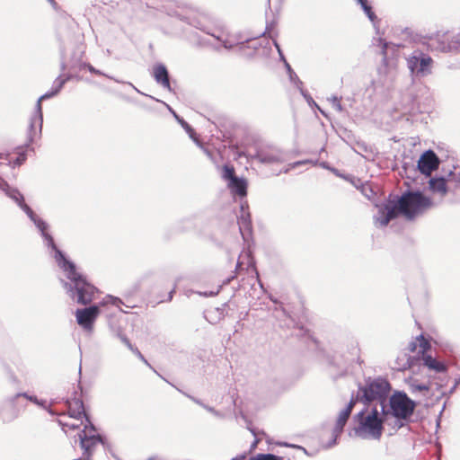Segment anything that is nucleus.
Listing matches in <instances>:
<instances>
[{"mask_svg":"<svg viewBox=\"0 0 460 460\" xmlns=\"http://www.w3.org/2000/svg\"><path fill=\"white\" fill-rule=\"evenodd\" d=\"M432 205L431 199L420 191L404 192L397 202L385 207L383 210L384 217L380 220V225L385 226L391 220L400 215L407 220H413L430 208Z\"/></svg>","mask_w":460,"mask_h":460,"instance_id":"obj_1","label":"nucleus"},{"mask_svg":"<svg viewBox=\"0 0 460 460\" xmlns=\"http://www.w3.org/2000/svg\"><path fill=\"white\" fill-rule=\"evenodd\" d=\"M358 426L356 433L362 438L379 439L382 436L384 426L383 420L379 417L376 408L370 412H359L358 414Z\"/></svg>","mask_w":460,"mask_h":460,"instance_id":"obj_2","label":"nucleus"},{"mask_svg":"<svg viewBox=\"0 0 460 460\" xmlns=\"http://www.w3.org/2000/svg\"><path fill=\"white\" fill-rule=\"evenodd\" d=\"M68 278L74 283V288L77 295V303L86 305L91 304L99 293L98 289L86 279L78 273L75 267L70 265V272Z\"/></svg>","mask_w":460,"mask_h":460,"instance_id":"obj_3","label":"nucleus"},{"mask_svg":"<svg viewBox=\"0 0 460 460\" xmlns=\"http://www.w3.org/2000/svg\"><path fill=\"white\" fill-rule=\"evenodd\" d=\"M359 391L362 393L361 400L370 402L385 398L390 391V384L385 378H376L367 382Z\"/></svg>","mask_w":460,"mask_h":460,"instance_id":"obj_4","label":"nucleus"},{"mask_svg":"<svg viewBox=\"0 0 460 460\" xmlns=\"http://www.w3.org/2000/svg\"><path fill=\"white\" fill-rule=\"evenodd\" d=\"M415 402L403 393H396L390 398L392 413L398 419L406 420L414 411Z\"/></svg>","mask_w":460,"mask_h":460,"instance_id":"obj_5","label":"nucleus"},{"mask_svg":"<svg viewBox=\"0 0 460 460\" xmlns=\"http://www.w3.org/2000/svg\"><path fill=\"white\" fill-rule=\"evenodd\" d=\"M100 314V308L97 305L89 306L84 309H77L75 317L77 323L84 330L91 332L93 323Z\"/></svg>","mask_w":460,"mask_h":460,"instance_id":"obj_6","label":"nucleus"},{"mask_svg":"<svg viewBox=\"0 0 460 460\" xmlns=\"http://www.w3.org/2000/svg\"><path fill=\"white\" fill-rule=\"evenodd\" d=\"M51 414H67L72 416H77L81 418H88L83 401L80 398H73L67 400L62 409L49 410Z\"/></svg>","mask_w":460,"mask_h":460,"instance_id":"obj_7","label":"nucleus"},{"mask_svg":"<svg viewBox=\"0 0 460 460\" xmlns=\"http://www.w3.org/2000/svg\"><path fill=\"white\" fill-rule=\"evenodd\" d=\"M440 164V160L432 150L425 151L418 161L419 171L426 175L430 176L431 173L438 170Z\"/></svg>","mask_w":460,"mask_h":460,"instance_id":"obj_8","label":"nucleus"},{"mask_svg":"<svg viewBox=\"0 0 460 460\" xmlns=\"http://www.w3.org/2000/svg\"><path fill=\"white\" fill-rule=\"evenodd\" d=\"M430 349V342L423 335L416 337L408 346L409 351L416 355L415 360L420 359L428 355Z\"/></svg>","mask_w":460,"mask_h":460,"instance_id":"obj_9","label":"nucleus"},{"mask_svg":"<svg viewBox=\"0 0 460 460\" xmlns=\"http://www.w3.org/2000/svg\"><path fill=\"white\" fill-rule=\"evenodd\" d=\"M4 159L13 167L20 166L26 160V147L18 146L13 151L7 152Z\"/></svg>","mask_w":460,"mask_h":460,"instance_id":"obj_10","label":"nucleus"},{"mask_svg":"<svg viewBox=\"0 0 460 460\" xmlns=\"http://www.w3.org/2000/svg\"><path fill=\"white\" fill-rule=\"evenodd\" d=\"M356 404V401L354 399H351L347 407L342 410L337 419L336 425H335V431L341 432L347 420H349L351 411Z\"/></svg>","mask_w":460,"mask_h":460,"instance_id":"obj_11","label":"nucleus"},{"mask_svg":"<svg viewBox=\"0 0 460 460\" xmlns=\"http://www.w3.org/2000/svg\"><path fill=\"white\" fill-rule=\"evenodd\" d=\"M155 81L164 88L170 89L169 75L164 65H157L153 71Z\"/></svg>","mask_w":460,"mask_h":460,"instance_id":"obj_12","label":"nucleus"},{"mask_svg":"<svg viewBox=\"0 0 460 460\" xmlns=\"http://www.w3.org/2000/svg\"><path fill=\"white\" fill-rule=\"evenodd\" d=\"M227 187L232 193L240 197H244L247 194V182L244 179L236 177L228 182Z\"/></svg>","mask_w":460,"mask_h":460,"instance_id":"obj_13","label":"nucleus"},{"mask_svg":"<svg viewBox=\"0 0 460 460\" xmlns=\"http://www.w3.org/2000/svg\"><path fill=\"white\" fill-rule=\"evenodd\" d=\"M415 357H411L404 352L400 353L395 360L394 368L398 371H404L413 367Z\"/></svg>","mask_w":460,"mask_h":460,"instance_id":"obj_14","label":"nucleus"},{"mask_svg":"<svg viewBox=\"0 0 460 460\" xmlns=\"http://www.w3.org/2000/svg\"><path fill=\"white\" fill-rule=\"evenodd\" d=\"M421 359L423 360L424 366L430 370H434L437 373L447 371V366L443 362L437 360L429 354Z\"/></svg>","mask_w":460,"mask_h":460,"instance_id":"obj_15","label":"nucleus"},{"mask_svg":"<svg viewBox=\"0 0 460 460\" xmlns=\"http://www.w3.org/2000/svg\"><path fill=\"white\" fill-rule=\"evenodd\" d=\"M429 190L444 196L447 192V181L444 178H431L429 181Z\"/></svg>","mask_w":460,"mask_h":460,"instance_id":"obj_16","label":"nucleus"},{"mask_svg":"<svg viewBox=\"0 0 460 460\" xmlns=\"http://www.w3.org/2000/svg\"><path fill=\"white\" fill-rule=\"evenodd\" d=\"M58 87L57 89L50 93H46L44 95H42L37 102V111L38 112L40 113V120L42 119V112H41V101L44 100V99H47V98H49L51 96H54L55 94H57L59 90L63 87V85L65 84V83L68 80V78H65V79H61V78H58Z\"/></svg>","mask_w":460,"mask_h":460,"instance_id":"obj_17","label":"nucleus"},{"mask_svg":"<svg viewBox=\"0 0 460 460\" xmlns=\"http://www.w3.org/2000/svg\"><path fill=\"white\" fill-rule=\"evenodd\" d=\"M222 177L228 182L231 181L233 179H235L237 176L235 175L234 167L233 165L225 164L222 167Z\"/></svg>","mask_w":460,"mask_h":460,"instance_id":"obj_18","label":"nucleus"},{"mask_svg":"<svg viewBox=\"0 0 460 460\" xmlns=\"http://www.w3.org/2000/svg\"><path fill=\"white\" fill-rule=\"evenodd\" d=\"M257 157L260 162L266 164H272L279 161V156L274 154H266L261 152L258 154Z\"/></svg>","mask_w":460,"mask_h":460,"instance_id":"obj_19","label":"nucleus"},{"mask_svg":"<svg viewBox=\"0 0 460 460\" xmlns=\"http://www.w3.org/2000/svg\"><path fill=\"white\" fill-rule=\"evenodd\" d=\"M5 185H6V183H4L2 181V190H4L6 192V194L9 195L12 199H13L19 205H22V202L24 201L22 195L17 190H12V191L6 190L4 189Z\"/></svg>","mask_w":460,"mask_h":460,"instance_id":"obj_20","label":"nucleus"},{"mask_svg":"<svg viewBox=\"0 0 460 460\" xmlns=\"http://www.w3.org/2000/svg\"><path fill=\"white\" fill-rule=\"evenodd\" d=\"M431 63V58L420 53L419 72H424Z\"/></svg>","mask_w":460,"mask_h":460,"instance_id":"obj_21","label":"nucleus"},{"mask_svg":"<svg viewBox=\"0 0 460 460\" xmlns=\"http://www.w3.org/2000/svg\"><path fill=\"white\" fill-rule=\"evenodd\" d=\"M248 460H283V457L273 454H257Z\"/></svg>","mask_w":460,"mask_h":460,"instance_id":"obj_22","label":"nucleus"},{"mask_svg":"<svg viewBox=\"0 0 460 460\" xmlns=\"http://www.w3.org/2000/svg\"><path fill=\"white\" fill-rule=\"evenodd\" d=\"M420 55H413L409 58L408 65L411 71H419Z\"/></svg>","mask_w":460,"mask_h":460,"instance_id":"obj_23","label":"nucleus"},{"mask_svg":"<svg viewBox=\"0 0 460 460\" xmlns=\"http://www.w3.org/2000/svg\"><path fill=\"white\" fill-rule=\"evenodd\" d=\"M358 3L361 4L362 8L366 12V13L368 15V17L373 20L374 13L372 12L371 6L368 4L367 0H358Z\"/></svg>","mask_w":460,"mask_h":460,"instance_id":"obj_24","label":"nucleus"},{"mask_svg":"<svg viewBox=\"0 0 460 460\" xmlns=\"http://www.w3.org/2000/svg\"><path fill=\"white\" fill-rule=\"evenodd\" d=\"M174 293V288H172L169 292H168V296L166 298H162L160 299V302H165V301H171L172 298V294Z\"/></svg>","mask_w":460,"mask_h":460,"instance_id":"obj_25","label":"nucleus"},{"mask_svg":"<svg viewBox=\"0 0 460 460\" xmlns=\"http://www.w3.org/2000/svg\"><path fill=\"white\" fill-rule=\"evenodd\" d=\"M140 359H142L143 361H146L144 356L142 355V353L137 349V348H133V349H131Z\"/></svg>","mask_w":460,"mask_h":460,"instance_id":"obj_26","label":"nucleus"},{"mask_svg":"<svg viewBox=\"0 0 460 460\" xmlns=\"http://www.w3.org/2000/svg\"><path fill=\"white\" fill-rule=\"evenodd\" d=\"M122 341L126 344V346H127L130 350H131V349H133V348H134V347L132 346V344L130 343V341H129V340H128V338L123 337V338H122Z\"/></svg>","mask_w":460,"mask_h":460,"instance_id":"obj_27","label":"nucleus"},{"mask_svg":"<svg viewBox=\"0 0 460 460\" xmlns=\"http://www.w3.org/2000/svg\"><path fill=\"white\" fill-rule=\"evenodd\" d=\"M413 388L415 390H419V391H428L429 390L428 386H426V385H413Z\"/></svg>","mask_w":460,"mask_h":460,"instance_id":"obj_28","label":"nucleus"},{"mask_svg":"<svg viewBox=\"0 0 460 460\" xmlns=\"http://www.w3.org/2000/svg\"><path fill=\"white\" fill-rule=\"evenodd\" d=\"M182 125L184 126V128H185L188 131H190V132H193V129L190 128V126L188 123L184 122Z\"/></svg>","mask_w":460,"mask_h":460,"instance_id":"obj_29","label":"nucleus"},{"mask_svg":"<svg viewBox=\"0 0 460 460\" xmlns=\"http://www.w3.org/2000/svg\"><path fill=\"white\" fill-rule=\"evenodd\" d=\"M182 125L184 126V128H185L188 131H190V132H193V129L190 128V126L188 123L184 122Z\"/></svg>","mask_w":460,"mask_h":460,"instance_id":"obj_30","label":"nucleus"},{"mask_svg":"<svg viewBox=\"0 0 460 460\" xmlns=\"http://www.w3.org/2000/svg\"><path fill=\"white\" fill-rule=\"evenodd\" d=\"M88 69L89 71H91L92 73H94V74H99L98 71H96L91 65L88 66Z\"/></svg>","mask_w":460,"mask_h":460,"instance_id":"obj_31","label":"nucleus"},{"mask_svg":"<svg viewBox=\"0 0 460 460\" xmlns=\"http://www.w3.org/2000/svg\"><path fill=\"white\" fill-rule=\"evenodd\" d=\"M236 271H240L242 270V262L238 261L236 264Z\"/></svg>","mask_w":460,"mask_h":460,"instance_id":"obj_32","label":"nucleus"},{"mask_svg":"<svg viewBox=\"0 0 460 460\" xmlns=\"http://www.w3.org/2000/svg\"><path fill=\"white\" fill-rule=\"evenodd\" d=\"M244 458H245V456H243L240 459L235 458V459H233V460H243Z\"/></svg>","mask_w":460,"mask_h":460,"instance_id":"obj_33","label":"nucleus"},{"mask_svg":"<svg viewBox=\"0 0 460 460\" xmlns=\"http://www.w3.org/2000/svg\"><path fill=\"white\" fill-rule=\"evenodd\" d=\"M30 400H31V401H33V402H37V400H36V399H32V397H30Z\"/></svg>","mask_w":460,"mask_h":460,"instance_id":"obj_34","label":"nucleus"},{"mask_svg":"<svg viewBox=\"0 0 460 460\" xmlns=\"http://www.w3.org/2000/svg\"><path fill=\"white\" fill-rule=\"evenodd\" d=\"M24 208H25L26 209H30V208H29V207H28L27 205H24Z\"/></svg>","mask_w":460,"mask_h":460,"instance_id":"obj_35","label":"nucleus"}]
</instances>
